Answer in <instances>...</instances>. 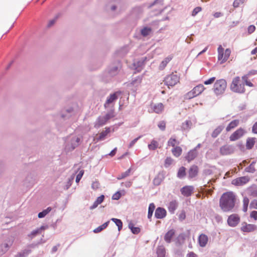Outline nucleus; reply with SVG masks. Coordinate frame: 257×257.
<instances>
[{"mask_svg": "<svg viewBox=\"0 0 257 257\" xmlns=\"http://www.w3.org/2000/svg\"><path fill=\"white\" fill-rule=\"evenodd\" d=\"M116 150H117V148H115L113 150H112L110 152V153L109 154V155L111 157L114 156L116 154Z\"/></svg>", "mask_w": 257, "mask_h": 257, "instance_id": "obj_60", "label": "nucleus"}, {"mask_svg": "<svg viewBox=\"0 0 257 257\" xmlns=\"http://www.w3.org/2000/svg\"><path fill=\"white\" fill-rule=\"evenodd\" d=\"M46 229V227L44 226H42L39 228H37L36 230H33L29 234H28V236L30 238H33L35 236H36L38 234H40L42 233V231Z\"/></svg>", "mask_w": 257, "mask_h": 257, "instance_id": "obj_19", "label": "nucleus"}, {"mask_svg": "<svg viewBox=\"0 0 257 257\" xmlns=\"http://www.w3.org/2000/svg\"><path fill=\"white\" fill-rule=\"evenodd\" d=\"M230 89L233 92L240 93L245 91L244 85L239 77L237 76L233 79L230 85Z\"/></svg>", "mask_w": 257, "mask_h": 257, "instance_id": "obj_2", "label": "nucleus"}, {"mask_svg": "<svg viewBox=\"0 0 257 257\" xmlns=\"http://www.w3.org/2000/svg\"><path fill=\"white\" fill-rule=\"evenodd\" d=\"M141 138V137H139L133 140L130 144L128 147L132 148L137 142V141Z\"/></svg>", "mask_w": 257, "mask_h": 257, "instance_id": "obj_56", "label": "nucleus"}, {"mask_svg": "<svg viewBox=\"0 0 257 257\" xmlns=\"http://www.w3.org/2000/svg\"><path fill=\"white\" fill-rule=\"evenodd\" d=\"M215 80V77H211V78H209V79L205 81L204 83L205 85L210 84L213 83L214 82Z\"/></svg>", "mask_w": 257, "mask_h": 257, "instance_id": "obj_49", "label": "nucleus"}, {"mask_svg": "<svg viewBox=\"0 0 257 257\" xmlns=\"http://www.w3.org/2000/svg\"><path fill=\"white\" fill-rule=\"evenodd\" d=\"M198 167L197 166H192L188 171V177L190 179H192L196 177L198 173Z\"/></svg>", "mask_w": 257, "mask_h": 257, "instance_id": "obj_14", "label": "nucleus"}, {"mask_svg": "<svg viewBox=\"0 0 257 257\" xmlns=\"http://www.w3.org/2000/svg\"><path fill=\"white\" fill-rule=\"evenodd\" d=\"M179 142L173 138H171L168 142V145L173 148L175 147L176 146V145H179Z\"/></svg>", "mask_w": 257, "mask_h": 257, "instance_id": "obj_32", "label": "nucleus"}, {"mask_svg": "<svg viewBox=\"0 0 257 257\" xmlns=\"http://www.w3.org/2000/svg\"><path fill=\"white\" fill-rule=\"evenodd\" d=\"M178 206L176 201H172L170 202L168 206V209L170 212H173L177 208Z\"/></svg>", "mask_w": 257, "mask_h": 257, "instance_id": "obj_28", "label": "nucleus"}, {"mask_svg": "<svg viewBox=\"0 0 257 257\" xmlns=\"http://www.w3.org/2000/svg\"><path fill=\"white\" fill-rule=\"evenodd\" d=\"M156 252L157 257H165L166 249L163 245L159 246L157 247Z\"/></svg>", "mask_w": 257, "mask_h": 257, "instance_id": "obj_23", "label": "nucleus"}, {"mask_svg": "<svg viewBox=\"0 0 257 257\" xmlns=\"http://www.w3.org/2000/svg\"><path fill=\"white\" fill-rule=\"evenodd\" d=\"M109 222V221H108L105 222L104 223H103L102 225L96 228L95 229H94L93 232L94 233H98V232H100L101 231H102V230H103L104 229L106 228V227L108 225Z\"/></svg>", "mask_w": 257, "mask_h": 257, "instance_id": "obj_29", "label": "nucleus"}, {"mask_svg": "<svg viewBox=\"0 0 257 257\" xmlns=\"http://www.w3.org/2000/svg\"><path fill=\"white\" fill-rule=\"evenodd\" d=\"M52 210L50 207H48L46 209L44 210L42 212L39 213L38 217L43 218L47 214H48Z\"/></svg>", "mask_w": 257, "mask_h": 257, "instance_id": "obj_35", "label": "nucleus"}, {"mask_svg": "<svg viewBox=\"0 0 257 257\" xmlns=\"http://www.w3.org/2000/svg\"><path fill=\"white\" fill-rule=\"evenodd\" d=\"M152 109L151 112H155L156 113H160L164 110V106L162 103H152L150 105Z\"/></svg>", "mask_w": 257, "mask_h": 257, "instance_id": "obj_12", "label": "nucleus"}, {"mask_svg": "<svg viewBox=\"0 0 257 257\" xmlns=\"http://www.w3.org/2000/svg\"><path fill=\"white\" fill-rule=\"evenodd\" d=\"M173 159L171 157H167L165 160L164 166L166 168L170 166L173 163Z\"/></svg>", "mask_w": 257, "mask_h": 257, "instance_id": "obj_41", "label": "nucleus"}, {"mask_svg": "<svg viewBox=\"0 0 257 257\" xmlns=\"http://www.w3.org/2000/svg\"><path fill=\"white\" fill-rule=\"evenodd\" d=\"M55 22V20H51L49 22L48 25V27H51V26H52L54 23Z\"/></svg>", "mask_w": 257, "mask_h": 257, "instance_id": "obj_63", "label": "nucleus"}, {"mask_svg": "<svg viewBox=\"0 0 257 257\" xmlns=\"http://www.w3.org/2000/svg\"><path fill=\"white\" fill-rule=\"evenodd\" d=\"M255 143V138H248L246 140V148L248 150L251 149Z\"/></svg>", "mask_w": 257, "mask_h": 257, "instance_id": "obj_22", "label": "nucleus"}, {"mask_svg": "<svg viewBox=\"0 0 257 257\" xmlns=\"http://www.w3.org/2000/svg\"><path fill=\"white\" fill-rule=\"evenodd\" d=\"M254 163H252L248 167L246 168V170L248 172H253L255 171Z\"/></svg>", "mask_w": 257, "mask_h": 257, "instance_id": "obj_44", "label": "nucleus"}, {"mask_svg": "<svg viewBox=\"0 0 257 257\" xmlns=\"http://www.w3.org/2000/svg\"><path fill=\"white\" fill-rule=\"evenodd\" d=\"M250 217L251 218H253L255 220H257V211H252L250 212Z\"/></svg>", "mask_w": 257, "mask_h": 257, "instance_id": "obj_52", "label": "nucleus"}, {"mask_svg": "<svg viewBox=\"0 0 257 257\" xmlns=\"http://www.w3.org/2000/svg\"><path fill=\"white\" fill-rule=\"evenodd\" d=\"M223 130V126L222 125L218 126L212 133L211 136L213 138H216Z\"/></svg>", "mask_w": 257, "mask_h": 257, "instance_id": "obj_24", "label": "nucleus"}, {"mask_svg": "<svg viewBox=\"0 0 257 257\" xmlns=\"http://www.w3.org/2000/svg\"><path fill=\"white\" fill-rule=\"evenodd\" d=\"M256 229V226L252 224H248L246 222H243L240 227L241 231L244 232H253Z\"/></svg>", "mask_w": 257, "mask_h": 257, "instance_id": "obj_10", "label": "nucleus"}, {"mask_svg": "<svg viewBox=\"0 0 257 257\" xmlns=\"http://www.w3.org/2000/svg\"><path fill=\"white\" fill-rule=\"evenodd\" d=\"M187 257H197V255L194 252L191 251V252H189L187 254Z\"/></svg>", "mask_w": 257, "mask_h": 257, "instance_id": "obj_58", "label": "nucleus"}, {"mask_svg": "<svg viewBox=\"0 0 257 257\" xmlns=\"http://www.w3.org/2000/svg\"><path fill=\"white\" fill-rule=\"evenodd\" d=\"M131 169H129L127 171H126L125 172L122 173L120 175H119L118 177V179H122L127 176H128L130 173Z\"/></svg>", "mask_w": 257, "mask_h": 257, "instance_id": "obj_42", "label": "nucleus"}, {"mask_svg": "<svg viewBox=\"0 0 257 257\" xmlns=\"http://www.w3.org/2000/svg\"><path fill=\"white\" fill-rule=\"evenodd\" d=\"M120 193L119 191H117L112 195V198L113 200H118L120 198Z\"/></svg>", "mask_w": 257, "mask_h": 257, "instance_id": "obj_50", "label": "nucleus"}, {"mask_svg": "<svg viewBox=\"0 0 257 257\" xmlns=\"http://www.w3.org/2000/svg\"><path fill=\"white\" fill-rule=\"evenodd\" d=\"M205 89L202 84H199L193 88L185 95V98L190 99L200 94Z\"/></svg>", "mask_w": 257, "mask_h": 257, "instance_id": "obj_5", "label": "nucleus"}, {"mask_svg": "<svg viewBox=\"0 0 257 257\" xmlns=\"http://www.w3.org/2000/svg\"><path fill=\"white\" fill-rule=\"evenodd\" d=\"M193 191V187L191 186H186L181 189V193L183 195L188 197L190 196Z\"/></svg>", "mask_w": 257, "mask_h": 257, "instance_id": "obj_15", "label": "nucleus"}, {"mask_svg": "<svg viewBox=\"0 0 257 257\" xmlns=\"http://www.w3.org/2000/svg\"><path fill=\"white\" fill-rule=\"evenodd\" d=\"M155 209V204L153 203L150 204L149 206V209H148V218L150 219L152 217Z\"/></svg>", "mask_w": 257, "mask_h": 257, "instance_id": "obj_31", "label": "nucleus"}, {"mask_svg": "<svg viewBox=\"0 0 257 257\" xmlns=\"http://www.w3.org/2000/svg\"><path fill=\"white\" fill-rule=\"evenodd\" d=\"M252 132L254 134H257V121L253 124L252 128Z\"/></svg>", "mask_w": 257, "mask_h": 257, "instance_id": "obj_57", "label": "nucleus"}, {"mask_svg": "<svg viewBox=\"0 0 257 257\" xmlns=\"http://www.w3.org/2000/svg\"><path fill=\"white\" fill-rule=\"evenodd\" d=\"M244 0H235L233 3V6L234 8L238 7L240 5L243 4Z\"/></svg>", "mask_w": 257, "mask_h": 257, "instance_id": "obj_43", "label": "nucleus"}, {"mask_svg": "<svg viewBox=\"0 0 257 257\" xmlns=\"http://www.w3.org/2000/svg\"><path fill=\"white\" fill-rule=\"evenodd\" d=\"M249 199L247 197H244L243 199V211L246 212L247 210Z\"/></svg>", "mask_w": 257, "mask_h": 257, "instance_id": "obj_39", "label": "nucleus"}, {"mask_svg": "<svg viewBox=\"0 0 257 257\" xmlns=\"http://www.w3.org/2000/svg\"><path fill=\"white\" fill-rule=\"evenodd\" d=\"M159 128L162 131H164L166 128V122L164 121H161L158 124Z\"/></svg>", "mask_w": 257, "mask_h": 257, "instance_id": "obj_45", "label": "nucleus"}, {"mask_svg": "<svg viewBox=\"0 0 257 257\" xmlns=\"http://www.w3.org/2000/svg\"><path fill=\"white\" fill-rule=\"evenodd\" d=\"M159 147V143L156 140H152L148 145V148L150 150H155Z\"/></svg>", "mask_w": 257, "mask_h": 257, "instance_id": "obj_27", "label": "nucleus"}, {"mask_svg": "<svg viewBox=\"0 0 257 257\" xmlns=\"http://www.w3.org/2000/svg\"><path fill=\"white\" fill-rule=\"evenodd\" d=\"M239 120L238 119H234L232 120L226 127V131L228 132L232 129L235 128L238 125Z\"/></svg>", "mask_w": 257, "mask_h": 257, "instance_id": "obj_20", "label": "nucleus"}, {"mask_svg": "<svg viewBox=\"0 0 257 257\" xmlns=\"http://www.w3.org/2000/svg\"><path fill=\"white\" fill-rule=\"evenodd\" d=\"M227 83L225 80L223 79H219L215 82L213 90L216 95H220L224 92Z\"/></svg>", "mask_w": 257, "mask_h": 257, "instance_id": "obj_3", "label": "nucleus"}, {"mask_svg": "<svg viewBox=\"0 0 257 257\" xmlns=\"http://www.w3.org/2000/svg\"><path fill=\"white\" fill-rule=\"evenodd\" d=\"M186 175V168L184 167H181L179 168L178 173L177 177L179 178H182Z\"/></svg>", "mask_w": 257, "mask_h": 257, "instance_id": "obj_30", "label": "nucleus"}, {"mask_svg": "<svg viewBox=\"0 0 257 257\" xmlns=\"http://www.w3.org/2000/svg\"><path fill=\"white\" fill-rule=\"evenodd\" d=\"M234 151V147L231 145H225L220 148V153L221 155H229Z\"/></svg>", "mask_w": 257, "mask_h": 257, "instance_id": "obj_8", "label": "nucleus"}, {"mask_svg": "<svg viewBox=\"0 0 257 257\" xmlns=\"http://www.w3.org/2000/svg\"><path fill=\"white\" fill-rule=\"evenodd\" d=\"M98 205H99V204L98 203H97L96 201H95L93 203L92 206L90 207V209H93L96 208Z\"/></svg>", "mask_w": 257, "mask_h": 257, "instance_id": "obj_61", "label": "nucleus"}, {"mask_svg": "<svg viewBox=\"0 0 257 257\" xmlns=\"http://www.w3.org/2000/svg\"><path fill=\"white\" fill-rule=\"evenodd\" d=\"M217 51L218 53V60L221 61V63L226 62L230 55L231 50L229 49H226L224 51V49L222 48V46L220 45L218 48Z\"/></svg>", "mask_w": 257, "mask_h": 257, "instance_id": "obj_4", "label": "nucleus"}, {"mask_svg": "<svg viewBox=\"0 0 257 257\" xmlns=\"http://www.w3.org/2000/svg\"><path fill=\"white\" fill-rule=\"evenodd\" d=\"M75 141L76 142V145H78V144H79V142L80 141V139L78 138V137H77V138H76L75 139Z\"/></svg>", "mask_w": 257, "mask_h": 257, "instance_id": "obj_64", "label": "nucleus"}, {"mask_svg": "<svg viewBox=\"0 0 257 257\" xmlns=\"http://www.w3.org/2000/svg\"><path fill=\"white\" fill-rule=\"evenodd\" d=\"M171 152L174 156L179 157L182 153V149L179 146H176L172 149Z\"/></svg>", "mask_w": 257, "mask_h": 257, "instance_id": "obj_21", "label": "nucleus"}, {"mask_svg": "<svg viewBox=\"0 0 257 257\" xmlns=\"http://www.w3.org/2000/svg\"><path fill=\"white\" fill-rule=\"evenodd\" d=\"M179 82V77L176 74L172 73L167 76L165 79V83L168 86H173Z\"/></svg>", "mask_w": 257, "mask_h": 257, "instance_id": "obj_6", "label": "nucleus"}, {"mask_svg": "<svg viewBox=\"0 0 257 257\" xmlns=\"http://www.w3.org/2000/svg\"><path fill=\"white\" fill-rule=\"evenodd\" d=\"M104 195H102L100 196L99 197H97V198L96 200V202L98 203L99 204H101L104 200Z\"/></svg>", "mask_w": 257, "mask_h": 257, "instance_id": "obj_53", "label": "nucleus"}, {"mask_svg": "<svg viewBox=\"0 0 257 257\" xmlns=\"http://www.w3.org/2000/svg\"><path fill=\"white\" fill-rule=\"evenodd\" d=\"M116 93L117 92L110 95L109 97L107 99L106 103L104 104L105 107H107V104L112 103L113 101L117 98Z\"/></svg>", "mask_w": 257, "mask_h": 257, "instance_id": "obj_25", "label": "nucleus"}, {"mask_svg": "<svg viewBox=\"0 0 257 257\" xmlns=\"http://www.w3.org/2000/svg\"><path fill=\"white\" fill-rule=\"evenodd\" d=\"M249 180L247 176H243L233 179L231 183L235 186H242L246 184Z\"/></svg>", "mask_w": 257, "mask_h": 257, "instance_id": "obj_11", "label": "nucleus"}, {"mask_svg": "<svg viewBox=\"0 0 257 257\" xmlns=\"http://www.w3.org/2000/svg\"><path fill=\"white\" fill-rule=\"evenodd\" d=\"M111 220L115 223L116 225L118 227V231H120L122 227V222L121 220L112 218H111Z\"/></svg>", "mask_w": 257, "mask_h": 257, "instance_id": "obj_36", "label": "nucleus"}, {"mask_svg": "<svg viewBox=\"0 0 257 257\" xmlns=\"http://www.w3.org/2000/svg\"><path fill=\"white\" fill-rule=\"evenodd\" d=\"M222 15V14L220 12H216L213 14V16L216 18H219Z\"/></svg>", "mask_w": 257, "mask_h": 257, "instance_id": "obj_59", "label": "nucleus"}, {"mask_svg": "<svg viewBox=\"0 0 257 257\" xmlns=\"http://www.w3.org/2000/svg\"><path fill=\"white\" fill-rule=\"evenodd\" d=\"M167 215L166 210L162 207H158L155 213V217L158 219H162L164 218Z\"/></svg>", "mask_w": 257, "mask_h": 257, "instance_id": "obj_13", "label": "nucleus"}, {"mask_svg": "<svg viewBox=\"0 0 257 257\" xmlns=\"http://www.w3.org/2000/svg\"><path fill=\"white\" fill-rule=\"evenodd\" d=\"M114 115L113 114V112L112 111L111 112L108 113L106 114L104 117V121L101 122L100 124H104L109 119L113 117Z\"/></svg>", "mask_w": 257, "mask_h": 257, "instance_id": "obj_37", "label": "nucleus"}, {"mask_svg": "<svg viewBox=\"0 0 257 257\" xmlns=\"http://www.w3.org/2000/svg\"><path fill=\"white\" fill-rule=\"evenodd\" d=\"M128 227H129V228L131 229L132 232L134 234H138L141 231V229L139 227H135L133 223H130L128 224Z\"/></svg>", "mask_w": 257, "mask_h": 257, "instance_id": "obj_34", "label": "nucleus"}, {"mask_svg": "<svg viewBox=\"0 0 257 257\" xmlns=\"http://www.w3.org/2000/svg\"><path fill=\"white\" fill-rule=\"evenodd\" d=\"M202 8L200 7L195 8L192 11V16H195L199 12L201 11Z\"/></svg>", "mask_w": 257, "mask_h": 257, "instance_id": "obj_47", "label": "nucleus"}, {"mask_svg": "<svg viewBox=\"0 0 257 257\" xmlns=\"http://www.w3.org/2000/svg\"><path fill=\"white\" fill-rule=\"evenodd\" d=\"M208 236L205 234L202 233L199 235L198 237V242L200 246H205L208 242Z\"/></svg>", "mask_w": 257, "mask_h": 257, "instance_id": "obj_16", "label": "nucleus"}, {"mask_svg": "<svg viewBox=\"0 0 257 257\" xmlns=\"http://www.w3.org/2000/svg\"><path fill=\"white\" fill-rule=\"evenodd\" d=\"M197 151L196 149L190 150L185 157L186 159L190 162L194 160L197 156Z\"/></svg>", "mask_w": 257, "mask_h": 257, "instance_id": "obj_17", "label": "nucleus"}, {"mask_svg": "<svg viewBox=\"0 0 257 257\" xmlns=\"http://www.w3.org/2000/svg\"><path fill=\"white\" fill-rule=\"evenodd\" d=\"M240 217L237 214L229 215L227 219V224L231 227L236 226L240 222Z\"/></svg>", "mask_w": 257, "mask_h": 257, "instance_id": "obj_7", "label": "nucleus"}, {"mask_svg": "<svg viewBox=\"0 0 257 257\" xmlns=\"http://www.w3.org/2000/svg\"><path fill=\"white\" fill-rule=\"evenodd\" d=\"M100 184L98 181H94L92 183L91 187L94 190H96L99 188Z\"/></svg>", "mask_w": 257, "mask_h": 257, "instance_id": "obj_48", "label": "nucleus"}, {"mask_svg": "<svg viewBox=\"0 0 257 257\" xmlns=\"http://www.w3.org/2000/svg\"><path fill=\"white\" fill-rule=\"evenodd\" d=\"M104 121V117H99L97 119V123L96 124L95 126L97 125V127H99L103 124H100L101 122H103Z\"/></svg>", "mask_w": 257, "mask_h": 257, "instance_id": "obj_54", "label": "nucleus"}, {"mask_svg": "<svg viewBox=\"0 0 257 257\" xmlns=\"http://www.w3.org/2000/svg\"><path fill=\"white\" fill-rule=\"evenodd\" d=\"M105 131L100 133L99 136L97 139L98 141L104 140L105 137L110 133V130L109 127H105Z\"/></svg>", "mask_w": 257, "mask_h": 257, "instance_id": "obj_26", "label": "nucleus"}, {"mask_svg": "<svg viewBox=\"0 0 257 257\" xmlns=\"http://www.w3.org/2000/svg\"><path fill=\"white\" fill-rule=\"evenodd\" d=\"M152 32V29L149 27H144L142 29L141 33V35L144 37H146L149 35Z\"/></svg>", "mask_w": 257, "mask_h": 257, "instance_id": "obj_33", "label": "nucleus"}, {"mask_svg": "<svg viewBox=\"0 0 257 257\" xmlns=\"http://www.w3.org/2000/svg\"><path fill=\"white\" fill-rule=\"evenodd\" d=\"M251 55H256L257 57V47L251 51Z\"/></svg>", "mask_w": 257, "mask_h": 257, "instance_id": "obj_62", "label": "nucleus"}, {"mask_svg": "<svg viewBox=\"0 0 257 257\" xmlns=\"http://www.w3.org/2000/svg\"><path fill=\"white\" fill-rule=\"evenodd\" d=\"M250 207L251 208L257 209V200H253L250 204Z\"/></svg>", "mask_w": 257, "mask_h": 257, "instance_id": "obj_51", "label": "nucleus"}, {"mask_svg": "<svg viewBox=\"0 0 257 257\" xmlns=\"http://www.w3.org/2000/svg\"><path fill=\"white\" fill-rule=\"evenodd\" d=\"M172 57H168L166 58L162 62H161L160 64V68L162 69H164L167 64L171 60Z\"/></svg>", "mask_w": 257, "mask_h": 257, "instance_id": "obj_38", "label": "nucleus"}, {"mask_svg": "<svg viewBox=\"0 0 257 257\" xmlns=\"http://www.w3.org/2000/svg\"><path fill=\"white\" fill-rule=\"evenodd\" d=\"M235 196L232 192L224 193L219 200V206L224 212L231 211L235 206Z\"/></svg>", "mask_w": 257, "mask_h": 257, "instance_id": "obj_1", "label": "nucleus"}, {"mask_svg": "<svg viewBox=\"0 0 257 257\" xmlns=\"http://www.w3.org/2000/svg\"><path fill=\"white\" fill-rule=\"evenodd\" d=\"M84 174V171L81 170L79 173L77 174L76 178V183H79L80 180H81L83 175Z\"/></svg>", "mask_w": 257, "mask_h": 257, "instance_id": "obj_46", "label": "nucleus"}, {"mask_svg": "<svg viewBox=\"0 0 257 257\" xmlns=\"http://www.w3.org/2000/svg\"><path fill=\"white\" fill-rule=\"evenodd\" d=\"M255 30V27L253 25H250L248 27V32L249 34L252 33Z\"/></svg>", "mask_w": 257, "mask_h": 257, "instance_id": "obj_55", "label": "nucleus"}, {"mask_svg": "<svg viewBox=\"0 0 257 257\" xmlns=\"http://www.w3.org/2000/svg\"><path fill=\"white\" fill-rule=\"evenodd\" d=\"M175 231L172 229L169 230L164 236V240L167 243H170L171 242L172 238L175 235Z\"/></svg>", "mask_w": 257, "mask_h": 257, "instance_id": "obj_18", "label": "nucleus"}, {"mask_svg": "<svg viewBox=\"0 0 257 257\" xmlns=\"http://www.w3.org/2000/svg\"><path fill=\"white\" fill-rule=\"evenodd\" d=\"M245 133V131L242 128H239L233 133L229 137L230 141H235L240 138Z\"/></svg>", "mask_w": 257, "mask_h": 257, "instance_id": "obj_9", "label": "nucleus"}, {"mask_svg": "<svg viewBox=\"0 0 257 257\" xmlns=\"http://www.w3.org/2000/svg\"><path fill=\"white\" fill-rule=\"evenodd\" d=\"M241 81L243 82V83H245V84L249 87H252L253 84L248 81V76L247 75H244L241 78Z\"/></svg>", "mask_w": 257, "mask_h": 257, "instance_id": "obj_40", "label": "nucleus"}]
</instances>
